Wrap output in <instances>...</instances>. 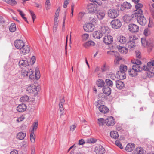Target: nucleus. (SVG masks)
<instances>
[{
    "instance_id": "1",
    "label": "nucleus",
    "mask_w": 154,
    "mask_h": 154,
    "mask_svg": "<svg viewBox=\"0 0 154 154\" xmlns=\"http://www.w3.org/2000/svg\"><path fill=\"white\" fill-rule=\"evenodd\" d=\"M14 45L17 49L20 50V53L24 55L30 51V47L25 45L24 42L21 40H16L14 42Z\"/></svg>"
},
{
    "instance_id": "2",
    "label": "nucleus",
    "mask_w": 154,
    "mask_h": 154,
    "mask_svg": "<svg viewBox=\"0 0 154 154\" xmlns=\"http://www.w3.org/2000/svg\"><path fill=\"white\" fill-rule=\"evenodd\" d=\"M132 17L136 19L140 25L144 26L146 23V20L142 13H134L132 15Z\"/></svg>"
},
{
    "instance_id": "3",
    "label": "nucleus",
    "mask_w": 154,
    "mask_h": 154,
    "mask_svg": "<svg viewBox=\"0 0 154 154\" xmlns=\"http://www.w3.org/2000/svg\"><path fill=\"white\" fill-rule=\"evenodd\" d=\"M119 12L117 9L110 8L107 11V14L109 17L112 19L116 18L119 15Z\"/></svg>"
},
{
    "instance_id": "4",
    "label": "nucleus",
    "mask_w": 154,
    "mask_h": 154,
    "mask_svg": "<svg viewBox=\"0 0 154 154\" xmlns=\"http://www.w3.org/2000/svg\"><path fill=\"white\" fill-rule=\"evenodd\" d=\"M110 25L112 28L114 29H117L121 27L122 23L119 20L115 19L111 21Z\"/></svg>"
},
{
    "instance_id": "5",
    "label": "nucleus",
    "mask_w": 154,
    "mask_h": 154,
    "mask_svg": "<svg viewBox=\"0 0 154 154\" xmlns=\"http://www.w3.org/2000/svg\"><path fill=\"white\" fill-rule=\"evenodd\" d=\"M105 123L107 125L112 126H113L116 123V121L113 117L110 116L106 119Z\"/></svg>"
},
{
    "instance_id": "6",
    "label": "nucleus",
    "mask_w": 154,
    "mask_h": 154,
    "mask_svg": "<svg viewBox=\"0 0 154 154\" xmlns=\"http://www.w3.org/2000/svg\"><path fill=\"white\" fill-rule=\"evenodd\" d=\"M139 29V26L134 23H131L128 25V30L132 33H136L138 32Z\"/></svg>"
},
{
    "instance_id": "7",
    "label": "nucleus",
    "mask_w": 154,
    "mask_h": 154,
    "mask_svg": "<svg viewBox=\"0 0 154 154\" xmlns=\"http://www.w3.org/2000/svg\"><path fill=\"white\" fill-rule=\"evenodd\" d=\"M87 9L90 13H96L97 12V5L96 4L89 3L88 5Z\"/></svg>"
},
{
    "instance_id": "8",
    "label": "nucleus",
    "mask_w": 154,
    "mask_h": 154,
    "mask_svg": "<svg viewBox=\"0 0 154 154\" xmlns=\"http://www.w3.org/2000/svg\"><path fill=\"white\" fill-rule=\"evenodd\" d=\"M84 30L86 32H91L94 29V26L91 23H86L84 26Z\"/></svg>"
},
{
    "instance_id": "9",
    "label": "nucleus",
    "mask_w": 154,
    "mask_h": 154,
    "mask_svg": "<svg viewBox=\"0 0 154 154\" xmlns=\"http://www.w3.org/2000/svg\"><path fill=\"white\" fill-rule=\"evenodd\" d=\"M26 91L29 93H32L35 92L37 93L38 91H39L38 88H37V87L34 85H32L27 88Z\"/></svg>"
},
{
    "instance_id": "10",
    "label": "nucleus",
    "mask_w": 154,
    "mask_h": 154,
    "mask_svg": "<svg viewBox=\"0 0 154 154\" xmlns=\"http://www.w3.org/2000/svg\"><path fill=\"white\" fill-rule=\"evenodd\" d=\"M94 151L97 154H103L105 152V149L102 146H97L95 147Z\"/></svg>"
},
{
    "instance_id": "11",
    "label": "nucleus",
    "mask_w": 154,
    "mask_h": 154,
    "mask_svg": "<svg viewBox=\"0 0 154 154\" xmlns=\"http://www.w3.org/2000/svg\"><path fill=\"white\" fill-rule=\"evenodd\" d=\"M113 41V38L110 35L106 36L103 38V42L106 44H109L111 43Z\"/></svg>"
},
{
    "instance_id": "12",
    "label": "nucleus",
    "mask_w": 154,
    "mask_h": 154,
    "mask_svg": "<svg viewBox=\"0 0 154 154\" xmlns=\"http://www.w3.org/2000/svg\"><path fill=\"white\" fill-rule=\"evenodd\" d=\"M131 6L130 3L125 2L121 5V9L122 11H123L125 9H129L131 8Z\"/></svg>"
},
{
    "instance_id": "13",
    "label": "nucleus",
    "mask_w": 154,
    "mask_h": 154,
    "mask_svg": "<svg viewBox=\"0 0 154 154\" xmlns=\"http://www.w3.org/2000/svg\"><path fill=\"white\" fill-rule=\"evenodd\" d=\"M116 86L117 88L121 90L124 88L125 84L121 80H117L116 81Z\"/></svg>"
},
{
    "instance_id": "14",
    "label": "nucleus",
    "mask_w": 154,
    "mask_h": 154,
    "mask_svg": "<svg viewBox=\"0 0 154 154\" xmlns=\"http://www.w3.org/2000/svg\"><path fill=\"white\" fill-rule=\"evenodd\" d=\"M117 48L118 51L123 54H126L128 52V49L126 47L118 45L117 46Z\"/></svg>"
},
{
    "instance_id": "15",
    "label": "nucleus",
    "mask_w": 154,
    "mask_h": 154,
    "mask_svg": "<svg viewBox=\"0 0 154 154\" xmlns=\"http://www.w3.org/2000/svg\"><path fill=\"white\" fill-rule=\"evenodd\" d=\"M103 93L106 96L109 95L111 94V89L107 86L103 87Z\"/></svg>"
},
{
    "instance_id": "16",
    "label": "nucleus",
    "mask_w": 154,
    "mask_h": 154,
    "mask_svg": "<svg viewBox=\"0 0 154 154\" xmlns=\"http://www.w3.org/2000/svg\"><path fill=\"white\" fill-rule=\"evenodd\" d=\"M26 105L24 104H20L17 108V110L19 112H22L26 110Z\"/></svg>"
},
{
    "instance_id": "17",
    "label": "nucleus",
    "mask_w": 154,
    "mask_h": 154,
    "mask_svg": "<svg viewBox=\"0 0 154 154\" xmlns=\"http://www.w3.org/2000/svg\"><path fill=\"white\" fill-rule=\"evenodd\" d=\"M29 61L27 60H20L19 62V65L20 67H26L29 65Z\"/></svg>"
},
{
    "instance_id": "18",
    "label": "nucleus",
    "mask_w": 154,
    "mask_h": 154,
    "mask_svg": "<svg viewBox=\"0 0 154 154\" xmlns=\"http://www.w3.org/2000/svg\"><path fill=\"white\" fill-rule=\"evenodd\" d=\"M116 75L117 78L121 80L125 79L126 78L125 73L123 72L119 71L117 72Z\"/></svg>"
},
{
    "instance_id": "19",
    "label": "nucleus",
    "mask_w": 154,
    "mask_h": 154,
    "mask_svg": "<svg viewBox=\"0 0 154 154\" xmlns=\"http://www.w3.org/2000/svg\"><path fill=\"white\" fill-rule=\"evenodd\" d=\"M99 110L101 112L104 114L107 113L109 111V109L104 105H102L99 107Z\"/></svg>"
},
{
    "instance_id": "20",
    "label": "nucleus",
    "mask_w": 154,
    "mask_h": 154,
    "mask_svg": "<svg viewBox=\"0 0 154 154\" xmlns=\"http://www.w3.org/2000/svg\"><path fill=\"white\" fill-rule=\"evenodd\" d=\"M143 5L142 4L137 3L135 6L136 11L135 13H142L143 11L141 9Z\"/></svg>"
},
{
    "instance_id": "21",
    "label": "nucleus",
    "mask_w": 154,
    "mask_h": 154,
    "mask_svg": "<svg viewBox=\"0 0 154 154\" xmlns=\"http://www.w3.org/2000/svg\"><path fill=\"white\" fill-rule=\"evenodd\" d=\"M93 36L96 39H100L102 36V34L100 31H96L93 32Z\"/></svg>"
},
{
    "instance_id": "22",
    "label": "nucleus",
    "mask_w": 154,
    "mask_h": 154,
    "mask_svg": "<svg viewBox=\"0 0 154 154\" xmlns=\"http://www.w3.org/2000/svg\"><path fill=\"white\" fill-rule=\"evenodd\" d=\"M136 44L134 42L128 41L126 45V47L129 50H133L135 48Z\"/></svg>"
},
{
    "instance_id": "23",
    "label": "nucleus",
    "mask_w": 154,
    "mask_h": 154,
    "mask_svg": "<svg viewBox=\"0 0 154 154\" xmlns=\"http://www.w3.org/2000/svg\"><path fill=\"white\" fill-rule=\"evenodd\" d=\"M100 31L102 34H108L110 30L108 27L103 26L101 27L100 29Z\"/></svg>"
},
{
    "instance_id": "24",
    "label": "nucleus",
    "mask_w": 154,
    "mask_h": 154,
    "mask_svg": "<svg viewBox=\"0 0 154 154\" xmlns=\"http://www.w3.org/2000/svg\"><path fill=\"white\" fill-rule=\"evenodd\" d=\"M117 40L120 44H124L126 42L127 39L125 37L120 36L117 38Z\"/></svg>"
},
{
    "instance_id": "25",
    "label": "nucleus",
    "mask_w": 154,
    "mask_h": 154,
    "mask_svg": "<svg viewBox=\"0 0 154 154\" xmlns=\"http://www.w3.org/2000/svg\"><path fill=\"white\" fill-rule=\"evenodd\" d=\"M95 45V43L92 40L88 41L83 44L84 46L86 48L90 46H94Z\"/></svg>"
},
{
    "instance_id": "26",
    "label": "nucleus",
    "mask_w": 154,
    "mask_h": 154,
    "mask_svg": "<svg viewBox=\"0 0 154 154\" xmlns=\"http://www.w3.org/2000/svg\"><path fill=\"white\" fill-rule=\"evenodd\" d=\"M134 149V146L133 144L128 143L125 147V150L129 152L132 151Z\"/></svg>"
},
{
    "instance_id": "27",
    "label": "nucleus",
    "mask_w": 154,
    "mask_h": 154,
    "mask_svg": "<svg viewBox=\"0 0 154 154\" xmlns=\"http://www.w3.org/2000/svg\"><path fill=\"white\" fill-rule=\"evenodd\" d=\"M110 136L111 137L115 139H117L119 137L118 132L115 131H112L110 132Z\"/></svg>"
},
{
    "instance_id": "28",
    "label": "nucleus",
    "mask_w": 154,
    "mask_h": 154,
    "mask_svg": "<svg viewBox=\"0 0 154 154\" xmlns=\"http://www.w3.org/2000/svg\"><path fill=\"white\" fill-rule=\"evenodd\" d=\"M138 40V38L135 35H132L129 36V42H133L136 44Z\"/></svg>"
},
{
    "instance_id": "29",
    "label": "nucleus",
    "mask_w": 154,
    "mask_h": 154,
    "mask_svg": "<svg viewBox=\"0 0 154 154\" xmlns=\"http://www.w3.org/2000/svg\"><path fill=\"white\" fill-rule=\"evenodd\" d=\"M138 72L136 71H135L132 68V69H130L128 71V74L131 77H135L137 75Z\"/></svg>"
},
{
    "instance_id": "30",
    "label": "nucleus",
    "mask_w": 154,
    "mask_h": 154,
    "mask_svg": "<svg viewBox=\"0 0 154 154\" xmlns=\"http://www.w3.org/2000/svg\"><path fill=\"white\" fill-rule=\"evenodd\" d=\"M132 68L138 72L142 70V67L138 64H134L132 66Z\"/></svg>"
},
{
    "instance_id": "31",
    "label": "nucleus",
    "mask_w": 154,
    "mask_h": 154,
    "mask_svg": "<svg viewBox=\"0 0 154 154\" xmlns=\"http://www.w3.org/2000/svg\"><path fill=\"white\" fill-rule=\"evenodd\" d=\"M131 18H133L132 17V15L131 16L125 15L123 17V20L124 22L127 23H129L131 21Z\"/></svg>"
},
{
    "instance_id": "32",
    "label": "nucleus",
    "mask_w": 154,
    "mask_h": 154,
    "mask_svg": "<svg viewBox=\"0 0 154 154\" xmlns=\"http://www.w3.org/2000/svg\"><path fill=\"white\" fill-rule=\"evenodd\" d=\"M26 136V134L25 133L21 132L17 134V137L19 140H22L24 139Z\"/></svg>"
},
{
    "instance_id": "33",
    "label": "nucleus",
    "mask_w": 154,
    "mask_h": 154,
    "mask_svg": "<svg viewBox=\"0 0 154 154\" xmlns=\"http://www.w3.org/2000/svg\"><path fill=\"white\" fill-rule=\"evenodd\" d=\"M136 154H145L144 150L141 147L137 148L135 150Z\"/></svg>"
},
{
    "instance_id": "34",
    "label": "nucleus",
    "mask_w": 154,
    "mask_h": 154,
    "mask_svg": "<svg viewBox=\"0 0 154 154\" xmlns=\"http://www.w3.org/2000/svg\"><path fill=\"white\" fill-rule=\"evenodd\" d=\"M96 84L98 87H102L103 86L105 82L103 80L98 79L96 82Z\"/></svg>"
},
{
    "instance_id": "35",
    "label": "nucleus",
    "mask_w": 154,
    "mask_h": 154,
    "mask_svg": "<svg viewBox=\"0 0 154 154\" xmlns=\"http://www.w3.org/2000/svg\"><path fill=\"white\" fill-rule=\"evenodd\" d=\"M30 139L31 142L34 143L35 141V135L33 130L30 131Z\"/></svg>"
},
{
    "instance_id": "36",
    "label": "nucleus",
    "mask_w": 154,
    "mask_h": 154,
    "mask_svg": "<svg viewBox=\"0 0 154 154\" xmlns=\"http://www.w3.org/2000/svg\"><path fill=\"white\" fill-rule=\"evenodd\" d=\"M9 29L11 32H14L16 29V27L15 23H12L9 26Z\"/></svg>"
},
{
    "instance_id": "37",
    "label": "nucleus",
    "mask_w": 154,
    "mask_h": 154,
    "mask_svg": "<svg viewBox=\"0 0 154 154\" xmlns=\"http://www.w3.org/2000/svg\"><path fill=\"white\" fill-rule=\"evenodd\" d=\"M142 69H143L145 71H149L150 72H149V74H151L152 76H153L154 75V73L150 72V71L151 70V69L148 65H147V66H143Z\"/></svg>"
},
{
    "instance_id": "38",
    "label": "nucleus",
    "mask_w": 154,
    "mask_h": 154,
    "mask_svg": "<svg viewBox=\"0 0 154 154\" xmlns=\"http://www.w3.org/2000/svg\"><path fill=\"white\" fill-rule=\"evenodd\" d=\"M3 1L12 6H15L17 4L15 0H3Z\"/></svg>"
},
{
    "instance_id": "39",
    "label": "nucleus",
    "mask_w": 154,
    "mask_h": 154,
    "mask_svg": "<svg viewBox=\"0 0 154 154\" xmlns=\"http://www.w3.org/2000/svg\"><path fill=\"white\" fill-rule=\"evenodd\" d=\"M29 71V70L28 69H23L21 72V75L24 77L28 76Z\"/></svg>"
},
{
    "instance_id": "40",
    "label": "nucleus",
    "mask_w": 154,
    "mask_h": 154,
    "mask_svg": "<svg viewBox=\"0 0 154 154\" xmlns=\"http://www.w3.org/2000/svg\"><path fill=\"white\" fill-rule=\"evenodd\" d=\"M107 96L104 93L103 94L102 93L98 95V98L100 100H105L107 99Z\"/></svg>"
},
{
    "instance_id": "41",
    "label": "nucleus",
    "mask_w": 154,
    "mask_h": 154,
    "mask_svg": "<svg viewBox=\"0 0 154 154\" xmlns=\"http://www.w3.org/2000/svg\"><path fill=\"white\" fill-rule=\"evenodd\" d=\"M105 15V14L104 12H100L97 14V16L99 20H102L104 18Z\"/></svg>"
},
{
    "instance_id": "42",
    "label": "nucleus",
    "mask_w": 154,
    "mask_h": 154,
    "mask_svg": "<svg viewBox=\"0 0 154 154\" xmlns=\"http://www.w3.org/2000/svg\"><path fill=\"white\" fill-rule=\"evenodd\" d=\"M141 42L142 45L144 47L148 46L149 44V42L146 41V39L145 38H141Z\"/></svg>"
},
{
    "instance_id": "43",
    "label": "nucleus",
    "mask_w": 154,
    "mask_h": 154,
    "mask_svg": "<svg viewBox=\"0 0 154 154\" xmlns=\"http://www.w3.org/2000/svg\"><path fill=\"white\" fill-rule=\"evenodd\" d=\"M127 66L124 65H121L120 66V70L119 71L125 73L127 70Z\"/></svg>"
},
{
    "instance_id": "44",
    "label": "nucleus",
    "mask_w": 154,
    "mask_h": 154,
    "mask_svg": "<svg viewBox=\"0 0 154 154\" xmlns=\"http://www.w3.org/2000/svg\"><path fill=\"white\" fill-rule=\"evenodd\" d=\"M29 98V97L28 96L24 95L21 97L20 101L21 102H25L28 101Z\"/></svg>"
},
{
    "instance_id": "45",
    "label": "nucleus",
    "mask_w": 154,
    "mask_h": 154,
    "mask_svg": "<svg viewBox=\"0 0 154 154\" xmlns=\"http://www.w3.org/2000/svg\"><path fill=\"white\" fill-rule=\"evenodd\" d=\"M105 123V120L103 118H100L98 119V123L100 126L103 125Z\"/></svg>"
},
{
    "instance_id": "46",
    "label": "nucleus",
    "mask_w": 154,
    "mask_h": 154,
    "mask_svg": "<svg viewBox=\"0 0 154 154\" xmlns=\"http://www.w3.org/2000/svg\"><path fill=\"white\" fill-rule=\"evenodd\" d=\"M40 77V73L38 69L36 68L35 69V79L37 80Z\"/></svg>"
},
{
    "instance_id": "47",
    "label": "nucleus",
    "mask_w": 154,
    "mask_h": 154,
    "mask_svg": "<svg viewBox=\"0 0 154 154\" xmlns=\"http://www.w3.org/2000/svg\"><path fill=\"white\" fill-rule=\"evenodd\" d=\"M89 34L87 33H85L82 35V39L83 41H85L89 38Z\"/></svg>"
},
{
    "instance_id": "48",
    "label": "nucleus",
    "mask_w": 154,
    "mask_h": 154,
    "mask_svg": "<svg viewBox=\"0 0 154 154\" xmlns=\"http://www.w3.org/2000/svg\"><path fill=\"white\" fill-rule=\"evenodd\" d=\"M17 11L19 12L22 18L24 19V20L28 23L27 18L26 17H24L25 14H23V12L19 9H18L17 10Z\"/></svg>"
},
{
    "instance_id": "49",
    "label": "nucleus",
    "mask_w": 154,
    "mask_h": 154,
    "mask_svg": "<svg viewBox=\"0 0 154 154\" xmlns=\"http://www.w3.org/2000/svg\"><path fill=\"white\" fill-rule=\"evenodd\" d=\"M105 82L107 85L110 87H112L113 86V82L109 79H106L105 80Z\"/></svg>"
},
{
    "instance_id": "50",
    "label": "nucleus",
    "mask_w": 154,
    "mask_h": 154,
    "mask_svg": "<svg viewBox=\"0 0 154 154\" xmlns=\"http://www.w3.org/2000/svg\"><path fill=\"white\" fill-rule=\"evenodd\" d=\"M28 75L30 79H35V75L34 74V72L32 71L31 69L29 70V72Z\"/></svg>"
},
{
    "instance_id": "51",
    "label": "nucleus",
    "mask_w": 154,
    "mask_h": 154,
    "mask_svg": "<svg viewBox=\"0 0 154 154\" xmlns=\"http://www.w3.org/2000/svg\"><path fill=\"white\" fill-rule=\"evenodd\" d=\"M102 102L101 100H98L95 102L94 104L95 106L98 108V109H99V107L102 105Z\"/></svg>"
},
{
    "instance_id": "52",
    "label": "nucleus",
    "mask_w": 154,
    "mask_h": 154,
    "mask_svg": "<svg viewBox=\"0 0 154 154\" xmlns=\"http://www.w3.org/2000/svg\"><path fill=\"white\" fill-rule=\"evenodd\" d=\"M45 7L47 10H48L50 9V0H46L45 3Z\"/></svg>"
},
{
    "instance_id": "53",
    "label": "nucleus",
    "mask_w": 154,
    "mask_h": 154,
    "mask_svg": "<svg viewBox=\"0 0 154 154\" xmlns=\"http://www.w3.org/2000/svg\"><path fill=\"white\" fill-rule=\"evenodd\" d=\"M147 65L150 67L151 70H152V66H154V60L147 63Z\"/></svg>"
},
{
    "instance_id": "54",
    "label": "nucleus",
    "mask_w": 154,
    "mask_h": 154,
    "mask_svg": "<svg viewBox=\"0 0 154 154\" xmlns=\"http://www.w3.org/2000/svg\"><path fill=\"white\" fill-rule=\"evenodd\" d=\"M97 140L93 138L88 139L86 140V143H94Z\"/></svg>"
},
{
    "instance_id": "55",
    "label": "nucleus",
    "mask_w": 154,
    "mask_h": 154,
    "mask_svg": "<svg viewBox=\"0 0 154 154\" xmlns=\"http://www.w3.org/2000/svg\"><path fill=\"white\" fill-rule=\"evenodd\" d=\"M131 62L134 64H138L140 65L141 64L140 60L138 59L132 60Z\"/></svg>"
},
{
    "instance_id": "56",
    "label": "nucleus",
    "mask_w": 154,
    "mask_h": 154,
    "mask_svg": "<svg viewBox=\"0 0 154 154\" xmlns=\"http://www.w3.org/2000/svg\"><path fill=\"white\" fill-rule=\"evenodd\" d=\"M29 12L33 19V22H34V21L36 18L35 15L32 11L29 10Z\"/></svg>"
},
{
    "instance_id": "57",
    "label": "nucleus",
    "mask_w": 154,
    "mask_h": 154,
    "mask_svg": "<svg viewBox=\"0 0 154 154\" xmlns=\"http://www.w3.org/2000/svg\"><path fill=\"white\" fill-rule=\"evenodd\" d=\"M144 35L146 36H148L149 34V31L148 28L145 29L143 31Z\"/></svg>"
},
{
    "instance_id": "58",
    "label": "nucleus",
    "mask_w": 154,
    "mask_h": 154,
    "mask_svg": "<svg viewBox=\"0 0 154 154\" xmlns=\"http://www.w3.org/2000/svg\"><path fill=\"white\" fill-rule=\"evenodd\" d=\"M70 2L69 0H64L63 4V8H66L67 7L69 3Z\"/></svg>"
},
{
    "instance_id": "59",
    "label": "nucleus",
    "mask_w": 154,
    "mask_h": 154,
    "mask_svg": "<svg viewBox=\"0 0 154 154\" xmlns=\"http://www.w3.org/2000/svg\"><path fill=\"white\" fill-rule=\"evenodd\" d=\"M135 52L136 57L138 58H140L141 57V53L139 51L137 50Z\"/></svg>"
},
{
    "instance_id": "60",
    "label": "nucleus",
    "mask_w": 154,
    "mask_h": 154,
    "mask_svg": "<svg viewBox=\"0 0 154 154\" xmlns=\"http://www.w3.org/2000/svg\"><path fill=\"white\" fill-rule=\"evenodd\" d=\"M115 144L119 147L120 149H122V146L120 142L118 140H116L115 141Z\"/></svg>"
},
{
    "instance_id": "61",
    "label": "nucleus",
    "mask_w": 154,
    "mask_h": 154,
    "mask_svg": "<svg viewBox=\"0 0 154 154\" xmlns=\"http://www.w3.org/2000/svg\"><path fill=\"white\" fill-rule=\"evenodd\" d=\"M84 13L82 12H79L78 14V19L79 20H81L84 15Z\"/></svg>"
},
{
    "instance_id": "62",
    "label": "nucleus",
    "mask_w": 154,
    "mask_h": 154,
    "mask_svg": "<svg viewBox=\"0 0 154 154\" xmlns=\"http://www.w3.org/2000/svg\"><path fill=\"white\" fill-rule=\"evenodd\" d=\"M60 116L63 114L64 112V109L63 106H59Z\"/></svg>"
},
{
    "instance_id": "63",
    "label": "nucleus",
    "mask_w": 154,
    "mask_h": 154,
    "mask_svg": "<svg viewBox=\"0 0 154 154\" xmlns=\"http://www.w3.org/2000/svg\"><path fill=\"white\" fill-rule=\"evenodd\" d=\"M60 11V8H58L56 12L55 13V17H56V18L58 17Z\"/></svg>"
},
{
    "instance_id": "64",
    "label": "nucleus",
    "mask_w": 154,
    "mask_h": 154,
    "mask_svg": "<svg viewBox=\"0 0 154 154\" xmlns=\"http://www.w3.org/2000/svg\"><path fill=\"white\" fill-rule=\"evenodd\" d=\"M65 102V100L63 98L60 100L59 106H63V104Z\"/></svg>"
}]
</instances>
